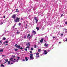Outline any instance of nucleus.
<instances>
[{"instance_id": "nucleus-1", "label": "nucleus", "mask_w": 67, "mask_h": 67, "mask_svg": "<svg viewBox=\"0 0 67 67\" xmlns=\"http://www.w3.org/2000/svg\"><path fill=\"white\" fill-rule=\"evenodd\" d=\"M14 21L15 22H19L20 21V18L17 17L16 19Z\"/></svg>"}, {"instance_id": "nucleus-2", "label": "nucleus", "mask_w": 67, "mask_h": 67, "mask_svg": "<svg viewBox=\"0 0 67 67\" xmlns=\"http://www.w3.org/2000/svg\"><path fill=\"white\" fill-rule=\"evenodd\" d=\"M33 54H30V58L31 59H34V58H33Z\"/></svg>"}, {"instance_id": "nucleus-3", "label": "nucleus", "mask_w": 67, "mask_h": 67, "mask_svg": "<svg viewBox=\"0 0 67 67\" xmlns=\"http://www.w3.org/2000/svg\"><path fill=\"white\" fill-rule=\"evenodd\" d=\"M34 20H35L36 21V22L37 23V22H38V19H37V17H34Z\"/></svg>"}, {"instance_id": "nucleus-4", "label": "nucleus", "mask_w": 67, "mask_h": 67, "mask_svg": "<svg viewBox=\"0 0 67 67\" xmlns=\"http://www.w3.org/2000/svg\"><path fill=\"white\" fill-rule=\"evenodd\" d=\"M16 14H14L12 16V18L14 19H15V18H16Z\"/></svg>"}, {"instance_id": "nucleus-5", "label": "nucleus", "mask_w": 67, "mask_h": 67, "mask_svg": "<svg viewBox=\"0 0 67 67\" xmlns=\"http://www.w3.org/2000/svg\"><path fill=\"white\" fill-rule=\"evenodd\" d=\"M32 33H34V35L36 34V31L34 30H33L32 31Z\"/></svg>"}, {"instance_id": "nucleus-6", "label": "nucleus", "mask_w": 67, "mask_h": 67, "mask_svg": "<svg viewBox=\"0 0 67 67\" xmlns=\"http://www.w3.org/2000/svg\"><path fill=\"white\" fill-rule=\"evenodd\" d=\"M44 46L46 47H48V44H47L46 43H45L44 44Z\"/></svg>"}, {"instance_id": "nucleus-7", "label": "nucleus", "mask_w": 67, "mask_h": 67, "mask_svg": "<svg viewBox=\"0 0 67 67\" xmlns=\"http://www.w3.org/2000/svg\"><path fill=\"white\" fill-rule=\"evenodd\" d=\"M38 57H40V55H37L36 56V59L38 58Z\"/></svg>"}, {"instance_id": "nucleus-8", "label": "nucleus", "mask_w": 67, "mask_h": 67, "mask_svg": "<svg viewBox=\"0 0 67 67\" xmlns=\"http://www.w3.org/2000/svg\"><path fill=\"white\" fill-rule=\"evenodd\" d=\"M43 42V38H41V40L40 41V43H42Z\"/></svg>"}, {"instance_id": "nucleus-9", "label": "nucleus", "mask_w": 67, "mask_h": 67, "mask_svg": "<svg viewBox=\"0 0 67 67\" xmlns=\"http://www.w3.org/2000/svg\"><path fill=\"white\" fill-rule=\"evenodd\" d=\"M44 54L46 55V54H47V51H46V50H45L44 51Z\"/></svg>"}, {"instance_id": "nucleus-10", "label": "nucleus", "mask_w": 67, "mask_h": 67, "mask_svg": "<svg viewBox=\"0 0 67 67\" xmlns=\"http://www.w3.org/2000/svg\"><path fill=\"white\" fill-rule=\"evenodd\" d=\"M27 44V46H30V42H28Z\"/></svg>"}, {"instance_id": "nucleus-11", "label": "nucleus", "mask_w": 67, "mask_h": 67, "mask_svg": "<svg viewBox=\"0 0 67 67\" xmlns=\"http://www.w3.org/2000/svg\"><path fill=\"white\" fill-rule=\"evenodd\" d=\"M18 47V48L19 49L20 48V47H21V46H19V45H18L17 46V47Z\"/></svg>"}, {"instance_id": "nucleus-12", "label": "nucleus", "mask_w": 67, "mask_h": 67, "mask_svg": "<svg viewBox=\"0 0 67 67\" xmlns=\"http://www.w3.org/2000/svg\"><path fill=\"white\" fill-rule=\"evenodd\" d=\"M25 59L26 61H27L28 60V59H27V57H25Z\"/></svg>"}, {"instance_id": "nucleus-13", "label": "nucleus", "mask_w": 67, "mask_h": 67, "mask_svg": "<svg viewBox=\"0 0 67 67\" xmlns=\"http://www.w3.org/2000/svg\"><path fill=\"white\" fill-rule=\"evenodd\" d=\"M36 29L37 30H40V28L38 27H36Z\"/></svg>"}, {"instance_id": "nucleus-14", "label": "nucleus", "mask_w": 67, "mask_h": 67, "mask_svg": "<svg viewBox=\"0 0 67 67\" xmlns=\"http://www.w3.org/2000/svg\"><path fill=\"white\" fill-rule=\"evenodd\" d=\"M41 49H39L38 50V52H41Z\"/></svg>"}, {"instance_id": "nucleus-15", "label": "nucleus", "mask_w": 67, "mask_h": 67, "mask_svg": "<svg viewBox=\"0 0 67 67\" xmlns=\"http://www.w3.org/2000/svg\"><path fill=\"white\" fill-rule=\"evenodd\" d=\"M10 61H9L8 62V65H10Z\"/></svg>"}, {"instance_id": "nucleus-16", "label": "nucleus", "mask_w": 67, "mask_h": 67, "mask_svg": "<svg viewBox=\"0 0 67 67\" xmlns=\"http://www.w3.org/2000/svg\"><path fill=\"white\" fill-rule=\"evenodd\" d=\"M18 9H16V10L15 11L16 12H19V11H18Z\"/></svg>"}, {"instance_id": "nucleus-17", "label": "nucleus", "mask_w": 67, "mask_h": 67, "mask_svg": "<svg viewBox=\"0 0 67 67\" xmlns=\"http://www.w3.org/2000/svg\"><path fill=\"white\" fill-rule=\"evenodd\" d=\"M3 40H5L6 39V38H5V37H3Z\"/></svg>"}, {"instance_id": "nucleus-18", "label": "nucleus", "mask_w": 67, "mask_h": 67, "mask_svg": "<svg viewBox=\"0 0 67 67\" xmlns=\"http://www.w3.org/2000/svg\"><path fill=\"white\" fill-rule=\"evenodd\" d=\"M5 60L6 62H8V59H5Z\"/></svg>"}, {"instance_id": "nucleus-19", "label": "nucleus", "mask_w": 67, "mask_h": 67, "mask_svg": "<svg viewBox=\"0 0 67 67\" xmlns=\"http://www.w3.org/2000/svg\"><path fill=\"white\" fill-rule=\"evenodd\" d=\"M14 49H15V51H18V49H16L15 48Z\"/></svg>"}, {"instance_id": "nucleus-20", "label": "nucleus", "mask_w": 67, "mask_h": 67, "mask_svg": "<svg viewBox=\"0 0 67 67\" xmlns=\"http://www.w3.org/2000/svg\"><path fill=\"white\" fill-rule=\"evenodd\" d=\"M16 33L17 34H19L20 32H18V30H17V32Z\"/></svg>"}, {"instance_id": "nucleus-21", "label": "nucleus", "mask_w": 67, "mask_h": 67, "mask_svg": "<svg viewBox=\"0 0 67 67\" xmlns=\"http://www.w3.org/2000/svg\"><path fill=\"white\" fill-rule=\"evenodd\" d=\"M5 43L6 44L9 43V41H5Z\"/></svg>"}, {"instance_id": "nucleus-22", "label": "nucleus", "mask_w": 67, "mask_h": 67, "mask_svg": "<svg viewBox=\"0 0 67 67\" xmlns=\"http://www.w3.org/2000/svg\"><path fill=\"white\" fill-rule=\"evenodd\" d=\"M63 31H64L65 30V31H66V30H67V29H63Z\"/></svg>"}, {"instance_id": "nucleus-23", "label": "nucleus", "mask_w": 67, "mask_h": 67, "mask_svg": "<svg viewBox=\"0 0 67 67\" xmlns=\"http://www.w3.org/2000/svg\"><path fill=\"white\" fill-rule=\"evenodd\" d=\"M1 66H2V67H4V65H3V64H2L1 65Z\"/></svg>"}, {"instance_id": "nucleus-24", "label": "nucleus", "mask_w": 67, "mask_h": 67, "mask_svg": "<svg viewBox=\"0 0 67 67\" xmlns=\"http://www.w3.org/2000/svg\"><path fill=\"white\" fill-rule=\"evenodd\" d=\"M30 36V34H28L27 35V37H28Z\"/></svg>"}, {"instance_id": "nucleus-25", "label": "nucleus", "mask_w": 67, "mask_h": 67, "mask_svg": "<svg viewBox=\"0 0 67 67\" xmlns=\"http://www.w3.org/2000/svg\"><path fill=\"white\" fill-rule=\"evenodd\" d=\"M30 53L31 54H32V53H33V52L31 51H30Z\"/></svg>"}, {"instance_id": "nucleus-26", "label": "nucleus", "mask_w": 67, "mask_h": 67, "mask_svg": "<svg viewBox=\"0 0 67 67\" xmlns=\"http://www.w3.org/2000/svg\"><path fill=\"white\" fill-rule=\"evenodd\" d=\"M21 23H19V26H21Z\"/></svg>"}, {"instance_id": "nucleus-27", "label": "nucleus", "mask_w": 67, "mask_h": 67, "mask_svg": "<svg viewBox=\"0 0 67 67\" xmlns=\"http://www.w3.org/2000/svg\"><path fill=\"white\" fill-rule=\"evenodd\" d=\"M36 54L37 55H39V53L37 52Z\"/></svg>"}, {"instance_id": "nucleus-28", "label": "nucleus", "mask_w": 67, "mask_h": 67, "mask_svg": "<svg viewBox=\"0 0 67 67\" xmlns=\"http://www.w3.org/2000/svg\"><path fill=\"white\" fill-rule=\"evenodd\" d=\"M34 48H36V45H35L34 46Z\"/></svg>"}, {"instance_id": "nucleus-29", "label": "nucleus", "mask_w": 67, "mask_h": 67, "mask_svg": "<svg viewBox=\"0 0 67 67\" xmlns=\"http://www.w3.org/2000/svg\"><path fill=\"white\" fill-rule=\"evenodd\" d=\"M15 62H19V60H18V59H17V60H16Z\"/></svg>"}, {"instance_id": "nucleus-30", "label": "nucleus", "mask_w": 67, "mask_h": 67, "mask_svg": "<svg viewBox=\"0 0 67 67\" xmlns=\"http://www.w3.org/2000/svg\"><path fill=\"white\" fill-rule=\"evenodd\" d=\"M2 42H1V41H0V43L1 44H2Z\"/></svg>"}, {"instance_id": "nucleus-31", "label": "nucleus", "mask_w": 67, "mask_h": 67, "mask_svg": "<svg viewBox=\"0 0 67 67\" xmlns=\"http://www.w3.org/2000/svg\"><path fill=\"white\" fill-rule=\"evenodd\" d=\"M15 25H16V24L14 25V26L13 27V28H14V27H15Z\"/></svg>"}, {"instance_id": "nucleus-32", "label": "nucleus", "mask_w": 67, "mask_h": 67, "mask_svg": "<svg viewBox=\"0 0 67 67\" xmlns=\"http://www.w3.org/2000/svg\"><path fill=\"white\" fill-rule=\"evenodd\" d=\"M27 48H29V46H27V47H26Z\"/></svg>"}, {"instance_id": "nucleus-33", "label": "nucleus", "mask_w": 67, "mask_h": 67, "mask_svg": "<svg viewBox=\"0 0 67 67\" xmlns=\"http://www.w3.org/2000/svg\"><path fill=\"white\" fill-rule=\"evenodd\" d=\"M26 37L25 36L24 37V38H26Z\"/></svg>"}, {"instance_id": "nucleus-34", "label": "nucleus", "mask_w": 67, "mask_h": 67, "mask_svg": "<svg viewBox=\"0 0 67 67\" xmlns=\"http://www.w3.org/2000/svg\"><path fill=\"white\" fill-rule=\"evenodd\" d=\"M20 49H23V48L21 47L20 48Z\"/></svg>"}, {"instance_id": "nucleus-35", "label": "nucleus", "mask_w": 67, "mask_h": 67, "mask_svg": "<svg viewBox=\"0 0 67 67\" xmlns=\"http://www.w3.org/2000/svg\"><path fill=\"white\" fill-rule=\"evenodd\" d=\"M12 59L13 60V58H11L10 59V60H11Z\"/></svg>"}, {"instance_id": "nucleus-36", "label": "nucleus", "mask_w": 67, "mask_h": 67, "mask_svg": "<svg viewBox=\"0 0 67 67\" xmlns=\"http://www.w3.org/2000/svg\"><path fill=\"white\" fill-rule=\"evenodd\" d=\"M31 51H33V48H31Z\"/></svg>"}, {"instance_id": "nucleus-37", "label": "nucleus", "mask_w": 67, "mask_h": 67, "mask_svg": "<svg viewBox=\"0 0 67 67\" xmlns=\"http://www.w3.org/2000/svg\"><path fill=\"white\" fill-rule=\"evenodd\" d=\"M18 59H18V60H19V59H20V57H18Z\"/></svg>"}, {"instance_id": "nucleus-38", "label": "nucleus", "mask_w": 67, "mask_h": 67, "mask_svg": "<svg viewBox=\"0 0 67 67\" xmlns=\"http://www.w3.org/2000/svg\"><path fill=\"white\" fill-rule=\"evenodd\" d=\"M25 50L26 51H27V48H26Z\"/></svg>"}, {"instance_id": "nucleus-39", "label": "nucleus", "mask_w": 67, "mask_h": 67, "mask_svg": "<svg viewBox=\"0 0 67 67\" xmlns=\"http://www.w3.org/2000/svg\"><path fill=\"white\" fill-rule=\"evenodd\" d=\"M16 60V59H14V61H13V62H15V61H14V60Z\"/></svg>"}, {"instance_id": "nucleus-40", "label": "nucleus", "mask_w": 67, "mask_h": 67, "mask_svg": "<svg viewBox=\"0 0 67 67\" xmlns=\"http://www.w3.org/2000/svg\"><path fill=\"white\" fill-rule=\"evenodd\" d=\"M17 45V44H15V46H14L15 47H16V46Z\"/></svg>"}, {"instance_id": "nucleus-41", "label": "nucleus", "mask_w": 67, "mask_h": 67, "mask_svg": "<svg viewBox=\"0 0 67 67\" xmlns=\"http://www.w3.org/2000/svg\"><path fill=\"white\" fill-rule=\"evenodd\" d=\"M63 14H62L61 15V16L62 17V16H63Z\"/></svg>"}, {"instance_id": "nucleus-42", "label": "nucleus", "mask_w": 67, "mask_h": 67, "mask_svg": "<svg viewBox=\"0 0 67 67\" xmlns=\"http://www.w3.org/2000/svg\"><path fill=\"white\" fill-rule=\"evenodd\" d=\"M7 45H9V44H6L5 45V46H7Z\"/></svg>"}, {"instance_id": "nucleus-43", "label": "nucleus", "mask_w": 67, "mask_h": 67, "mask_svg": "<svg viewBox=\"0 0 67 67\" xmlns=\"http://www.w3.org/2000/svg\"><path fill=\"white\" fill-rule=\"evenodd\" d=\"M27 27L26 26L25 27V29H27Z\"/></svg>"}, {"instance_id": "nucleus-44", "label": "nucleus", "mask_w": 67, "mask_h": 67, "mask_svg": "<svg viewBox=\"0 0 67 67\" xmlns=\"http://www.w3.org/2000/svg\"><path fill=\"white\" fill-rule=\"evenodd\" d=\"M30 37H33V36H32V35H31Z\"/></svg>"}, {"instance_id": "nucleus-45", "label": "nucleus", "mask_w": 67, "mask_h": 67, "mask_svg": "<svg viewBox=\"0 0 67 67\" xmlns=\"http://www.w3.org/2000/svg\"><path fill=\"white\" fill-rule=\"evenodd\" d=\"M29 40H30V39H31V37H29Z\"/></svg>"}, {"instance_id": "nucleus-46", "label": "nucleus", "mask_w": 67, "mask_h": 67, "mask_svg": "<svg viewBox=\"0 0 67 67\" xmlns=\"http://www.w3.org/2000/svg\"><path fill=\"white\" fill-rule=\"evenodd\" d=\"M2 56H3V57L5 56H5L4 55H2Z\"/></svg>"}, {"instance_id": "nucleus-47", "label": "nucleus", "mask_w": 67, "mask_h": 67, "mask_svg": "<svg viewBox=\"0 0 67 67\" xmlns=\"http://www.w3.org/2000/svg\"><path fill=\"white\" fill-rule=\"evenodd\" d=\"M3 18H5V16H4L3 17Z\"/></svg>"}, {"instance_id": "nucleus-48", "label": "nucleus", "mask_w": 67, "mask_h": 67, "mask_svg": "<svg viewBox=\"0 0 67 67\" xmlns=\"http://www.w3.org/2000/svg\"><path fill=\"white\" fill-rule=\"evenodd\" d=\"M65 24H67V22H66L65 23Z\"/></svg>"}, {"instance_id": "nucleus-49", "label": "nucleus", "mask_w": 67, "mask_h": 67, "mask_svg": "<svg viewBox=\"0 0 67 67\" xmlns=\"http://www.w3.org/2000/svg\"><path fill=\"white\" fill-rule=\"evenodd\" d=\"M13 57V58H15V56H13V57Z\"/></svg>"}, {"instance_id": "nucleus-50", "label": "nucleus", "mask_w": 67, "mask_h": 67, "mask_svg": "<svg viewBox=\"0 0 67 67\" xmlns=\"http://www.w3.org/2000/svg\"><path fill=\"white\" fill-rule=\"evenodd\" d=\"M62 27V25H60V27Z\"/></svg>"}, {"instance_id": "nucleus-51", "label": "nucleus", "mask_w": 67, "mask_h": 67, "mask_svg": "<svg viewBox=\"0 0 67 67\" xmlns=\"http://www.w3.org/2000/svg\"><path fill=\"white\" fill-rule=\"evenodd\" d=\"M65 41L66 42H67V38H66V40H65Z\"/></svg>"}, {"instance_id": "nucleus-52", "label": "nucleus", "mask_w": 67, "mask_h": 67, "mask_svg": "<svg viewBox=\"0 0 67 67\" xmlns=\"http://www.w3.org/2000/svg\"><path fill=\"white\" fill-rule=\"evenodd\" d=\"M38 0H35L36 1H38Z\"/></svg>"}, {"instance_id": "nucleus-53", "label": "nucleus", "mask_w": 67, "mask_h": 67, "mask_svg": "<svg viewBox=\"0 0 67 67\" xmlns=\"http://www.w3.org/2000/svg\"><path fill=\"white\" fill-rule=\"evenodd\" d=\"M53 38L54 39V38H55V37L54 36L53 37Z\"/></svg>"}, {"instance_id": "nucleus-54", "label": "nucleus", "mask_w": 67, "mask_h": 67, "mask_svg": "<svg viewBox=\"0 0 67 67\" xmlns=\"http://www.w3.org/2000/svg\"><path fill=\"white\" fill-rule=\"evenodd\" d=\"M23 61H24V62H25V59H23Z\"/></svg>"}, {"instance_id": "nucleus-55", "label": "nucleus", "mask_w": 67, "mask_h": 67, "mask_svg": "<svg viewBox=\"0 0 67 67\" xmlns=\"http://www.w3.org/2000/svg\"><path fill=\"white\" fill-rule=\"evenodd\" d=\"M59 44H60L61 43V42H59Z\"/></svg>"}, {"instance_id": "nucleus-56", "label": "nucleus", "mask_w": 67, "mask_h": 67, "mask_svg": "<svg viewBox=\"0 0 67 67\" xmlns=\"http://www.w3.org/2000/svg\"><path fill=\"white\" fill-rule=\"evenodd\" d=\"M26 26H27V24H26Z\"/></svg>"}, {"instance_id": "nucleus-57", "label": "nucleus", "mask_w": 67, "mask_h": 67, "mask_svg": "<svg viewBox=\"0 0 67 67\" xmlns=\"http://www.w3.org/2000/svg\"><path fill=\"white\" fill-rule=\"evenodd\" d=\"M61 35H62V36H63V34H62Z\"/></svg>"}, {"instance_id": "nucleus-58", "label": "nucleus", "mask_w": 67, "mask_h": 67, "mask_svg": "<svg viewBox=\"0 0 67 67\" xmlns=\"http://www.w3.org/2000/svg\"><path fill=\"white\" fill-rule=\"evenodd\" d=\"M7 63V62H5L4 63V64H5V63Z\"/></svg>"}, {"instance_id": "nucleus-59", "label": "nucleus", "mask_w": 67, "mask_h": 67, "mask_svg": "<svg viewBox=\"0 0 67 67\" xmlns=\"http://www.w3.org/2000/svg\"><path fill=\"white\" fill-rule=\"evenodd\" d=\"M16 48H18V47H17V46H16Z\"/></svg>"}, {"instance_id": "nucleus-60", "label": "nucleus", "mask_w": 67, "mask_h": 67, "mask_svg": "<svg viewBox=\"0 0 67 67\" xmlns=\"http://www.w3.org/2000/svg\"><path fill=\"white\" fill-rule=\"evenodd\" d=\"M3 23H2H2H1V24H3Z\"/></svg>"}, {"instance_id": "nucleus-61", "label": "nucleus", "mask_w": 67, "mask_h": 67, "mask_svg": "<svg viewBox=\"0 0 67 67\" xmlns=\"http://www.w3.org/2000/svg\"><path fill=\"white\" fill-rule=\"evenodd\" d=\"M3 43V44H5V42H4Z\"/></svg>"}, {"instance_id": "nucleus-62", "label": "nucleus", "mask_w": 67, "mask_h": 67, "mask_svg": "<svg viewBox=\"0 0 67 67\" xmlns=\"http://www.w3.org/2000/svg\"><path fill=\"white\" fill-rule=\"evenodd\" d=\"M44 41L45 42H46V41H45V40H44Z\"/></svg>"}, {"instance_id": "nucleus-63", "label": "nucleus", "mask_w": 67, "mask_h": 67, "mask_svg": "<svg viewBox=\"0 0 67 67\" xmlns=\"http://www.w3.org/2000/svg\"><path fill=\"white\" fill-rule=\"evenodd\" d=\"M11 64H13V63H11Z\"/></svg>"}, {"instance_id": "nucleus-64", "label": "nucleus", "mask_w": 67, "mask_h": 67, "mask_svg": "<svg viewBox=\"0 0 67 67\" xmlns=\"http://www.w3.org/2000/svg\"><path fill=\"white\" fill-rule=\"evenodd\" d=\"M65 32H67V31H65Z\"/></svg>"}]
</instances>
